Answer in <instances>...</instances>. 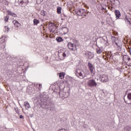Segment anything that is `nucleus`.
Returning a JSON list of instances; mask_svg holds the SVG:
<instances>
[{
  "label": "nucleus",
  "mask_w": 131,
  "mask_h": 131,
  "mask_svg": "<svg viewBox=\"0 0 131 131\" xmlns=\"http://www.w3.org/2000/svg\"><path fill=\"white\" fill-rule=\"evenodd\" d=\"M116 45V48H117V50H118V52H116L115 54L116 58H118L119 59H120L121 58V52L120 51H121V47H122V43H121V41L118 40H116L115 42Z\"/></svg>",
  "instance_id": "nucleus-1"
},
{
  "label": "nucleus",
  "mask_w": 131,
  "mask_h": 131,
  "mask_svg": "<svg viewBox=\"0 0 131 131\" xmlns=\"http://www.w3.org/2000/svg\"><path fill=\"white\" fill-rule=\"evenodd\" d=\"M75 74L76 76L78 77H81V78H83L84 72L83 70L80 69H77L75 71Z\"/></svg>",
  "instance_id": "nucleus-2"
},
{
  "label": "nucleus",
  "mask_w": 131,
  "mask_h": 131,
  "mask_svg": "<svg viewBox=\"0 0 131 131\" xmlns=\"http://www.w3.org/2000/svg\"><path fill=\"white\" fill-rule=\"evenodd\" d=\"M76 14L78 15V16H81V17H83V16H86V13L85 12V10L84 9H79L75 11Z\"/></svg>",
  "instance_id": "nucleus-3"
},
{
  "label": "nucleus",
  "mask_w": 131,
  "mask_h": 131,
  "mask_svg": "<svg viewBox=\"0 0 131 131\" xmlns=\"http://www.w3.org/2000/svg\"><path fill=\"white\" fill-rule=\"evenodd\" d=\"M87 84L89 86H90V88H94V86L96 87L97 85V83L94 79L89 80Z\"/></svg>",
  "instance_id": "nucleus-4"
},
{
  "label": "nucleus",
  "mask_w": 131,
  "mask_h": 131,
  "mask_svg": "<svg viewBox=\"0 0 131 131\" xmlns=\"http://www.w3.org/2000/svg\"><path fill=\"white\" fill-rule=\"evenodd\" d=\"M100 80L101 82H107L109 80V78H108V76L105 74H101L100 75Z\"/></svg>",
  "instance_id": "nucleus-5"
},
{
  "label": "nucleus",
  "mask_w": 131,
  "mask_h": 131,
  "mask_svg": "<svg viewBox=\"0 0 131 131\" xmlns=\"http://www.w3.org/2000/svg\"><path fill=\"white\" fill-rule=\"evenodd\" d=\"M68 47L70 50L75 52L77 50L76 45L74 43H72L71 42H69L68 44Z\"/></svg>",
  "instance_id": "nucleus-6"
},
{
  "label": "nucleus",
  "mask_w": 131,
  "mask_h": 131,
  "mask_svg": "<svg viewBox=\"0 0 131 131\" xmlns=\"http://www.w3.org/2000/svg\"><path fill=\"white\" fill-rule=\"evenodd\" d=\"M29 3L28 0H18V4L21 6V7H24V6H27V4Z\"/></svg>",
  "instance_id": "nucleus-7"
},
{
  "label": "nucleus",
  "mask_w": 131,
  "mask_h": 131,
  "mask_svg": "<svg viewBox=\"0 0 131 131\" xmlns=\"http://www.w3.org/2000/svg\"><path fill=\"white\" fill-rule=\"evenodd\" d=\"M88 67L89 68L90 71L91 73H93L94 72V70H95V67L92 64L91 62L88 63Z\"/></svg>",
  "instance_id": "nucleus-8"
},
{
  "label": "nucleus",
  "mask_w": 131,
  "mask_h": 131,
  "mask_svg": "<svg viewBox=\"0 0 131 131\" xmlns=\"http://www.w3.org/2000/svg\"><path fill=\"white\" fill-rule=\"evenodd\" d=\"M0 47L3 49H5L6 47V43L5 42V40L3 38H0Z\"/></svg>",
  "instance_id": "nucleus-9"
},
{
  "label": "nucleus",
  "mask_w": 131,
  "mask_h": 131,
  "mask_svg": "<svg viewBox=\"0 0 131 131\" xmlns=\"http://www.w3.org/2000/svg\"><path fill=\"white\" fill-rule=\"evenodd\" d=\"M115 16L116 19H119V18L121 17V13H120V11H119V10H115Z\"/></svg>",
  "instance_id": "nucleus-10"
},
{
  "label": "nucleus",
  "mask_w": 131,
  "mask_h": 131,
  "mask_svg": "<svg viewBox=\"0 0 131 131\" xmlns=\"http://www.w3.org/2000/svg\"><path fill=\"white\" fill-rule=\"evenodd\" d=\"M8 15H10V16H12V17H14V18H16L17 17V14H16L14 12H12V11L8 10Z\"/></svg>",
  "instance_id": "nucleus-11"
},
{
  "label": "nucleus",
  "mask_w": 131,
  "mask_h": 131,
  "mask_svg": "<svg viewBox=\"0 0 131 131\" xmlns=\"http://www.w3.org/2000/svg\"><path fill=\"white\" fill-rule=\"evenodd\" d=\"M88 59H89V60L93 59V57H94V53H92V52H89L88 53Z\"/></svg>",
  "instance_id": "nucleus-12"
},
{
  "label": "nucleus",
  "mask_w": 131,
  "mask_h": 131,
  "mask_svg": "<svg viewBox=\"0 0 131 131\" xmlns=\"http://www.w3.org/2000/svg\"><path fill=\"white\" fill-rule=\"evenodd\" d=\"M13 24H14V25L15 26H16V27H19V26H20V23H19V22H18V21L16 20H14L12 21Z\"/></svg>",
  "instance_id": "nucleus-13"
},
{
  "label": "nucleus",
  "mask_w": 131,
  "mask_h": 131,
  "mask_svg": "<svg viewBox=\"0 0 131 131\" xmlns=\"http://www.w3.org/2000/svg\"><path fill=\"white\" fill-rule=\"evenodd\" d=\"M24 105L27 110H28V109L30 108V104H29V103H28V102H25Z\"/></svg>",
  "instance_id": "nucleus-14"
},
{
  "label": "nucleus",
  "mask_w": 131,
  "mask_h": 131,
  "mask_svg": "<svg viewBox=\"0 0 131 131\" xmlns=\"http://www.w3.org/2000/svg\"><path fill=\"white\" fill-rule=\"evenodd\" d=\"M43 106H44L43 108L45 109H49V108H51V107H52L51 105H48V103H44Z\"/></svg>",
  "instance_id": "nucleus-15"
},
{
  "label": "nucleus",
  "mask_w": 131,
  "mask_h": 131,
  "mask_svg": "<svg viewBox=\"0 0 131 131\" xmlns=\"http://www.w3.org/2000/svg\"><path fill=\"white\" fill-rule=\"evenodd\" d=\"M40 15L45 17V16H47V12L45 10H42L40 12Z\"/></svg>",
  "instance_id": "nucleus-16"
},
{
  "label": "nucleus",
  "mask_w": 131,
  "mask_h": 131,
  "mask_svg": "<svg viewBox=\"0 0 131 131\" xmlns=\"http://www.w3.org/2000/svg\"><path fill=\"white\" fill-rule=\"evenodd\" d=\"M64 75H65V73H60L59 76L60 79H63L64 78Z\"/></svg>",
  "instance_id": "nucleus-17"
},
{
  "label": "nucleus",
  "mask_w": 131,
  "mask_h": 131,
  "mask_svg": "<svg viewBox=\"0 0 131 131\" xmlns=\"http://www.w3.org/2000/svg\"><path fill=\"white\" fill-rule=\"evenodd\" d=\"M62 11V8L61 7H58L57 8V12L58 14H61V12Z\"/></svg>",
  "instance_id": "nucleus-18"
},
{
  "label": "nucleus",
  "mask_w": 131,
  "mask_h": 131,
  "mask_svg": "<svg viewBox=\"0 0 131 131\" xmlns=\"http://www.w3.org/2000/svg\"><path fill=\"white\" fill-rule=\"evenodd\" d=\"M56 40L58 42H61V41H63V38L61 37H57L56 38Z\"/></svg>",
  "instance_id": "nucleus-19"
},
{
  "label": "nucleus",
  "mask_w": 131,
  "mask_h": 131,
  "mask_svg": "<svg viewBox=\"0 0 131 131\" xmlns=\"http://www.w3.org/2000/svg\"><path fill=\"white\" fill-rule=\"evenodd\" d=\"M124 20L126 21H127L129 24H131V19L129 18H128L127 16L125 17Z\"/></svg>",
  "instance_id": "nucleus-20"
},
{
  "label": "nucleus",
  "mask_w": 131,
  "mask_h": 131,
  "mask_svg": "<svg viewBox=\"0 0 131 131\" xmlns=\"http://www.w3.org/2000/svg\"><path fill=\"white\" fill-rule=\"evenodd\" d=\"M33 22L34 25H37L39 23V21L36 19H34Z\"/></svg>",
  "instance_id": "nucleus-21"
},
{
  "label": "nucleus",
  "mask_w": 131,
  "mask_h": 131,
  "mask_svg": "<svg viewBox=\"0 0 131 131\" xmlns=\"http://www.w3.org/2000/svg\"><path fill=\"white\" fill-rule=\"evenodd\" d=\"M127 98L129 100V101H131V93H129L127 94Z\"/></svg>",
  "instance_id": "nucleus-22"
},
{
  "label": "nucleus",
  "mask_w": 131,
  "mask_h": 131,
  "mask_svg": "<svg viewBox=\"0 0 131 131\" xmlns=\"http://www.w3.org/2000/svg\"><path fill=\"white\" fill-rule=\"evenodd\" d=\"M128 58V56H127V55H124L123 56V61H126V60H127Z\"/></svg>",
  "instance_id": "nucleus-23"
},
{
  "label": "nucleus",
  "mask_w": 131,
  "mask_h": 131,
  "mask_svg": "<svg viewBox=\"0 0 131 131\" xmlns=\"http://www.w3.org/2000/svg\"><path fill=\"white\" fill-rule=\"evenodd\" d=\"M4 32H9V27L7 26L4 27Z\"/></svg>",
  "instance_id": "nucleus-24"
},
{
  "label": "nucleus",
  "mask_w": 131,
  "mask_h": 131,
  "mask_svg": "<svg viewBox=\"0 0 131 131\" xmlns=\"http://www.w3.org/2000/svg\"><path fill=\"white\" fill-rule=\"evenodd\" d=\"M49 29H50L51 32H54V31H55V29H54V27H53V26H50L49 27Z\"/></svg>",
  "instance_id": "nucleus-25"
},
{
  "label": "nucleus",
  "mask_w": 131,
  "mask_h": 131,
  "mask_svg": "<svg viewBox=\"0 0 131 131\" xmlns=\"http://www.w3.org/2000/svg\"><path fill=\"white\" fill-rule=\"evenodd\" d=\"M9 15H7L5 16V22H8V20H9Z\"/></svg>",
  "instance_id": "nucleus-26"
},
{
  "label": "nucleus",
  "mask_w": 131,
  "mask_h": 131,
  "mask_svg": "<svg viewBox=\"0 0 131 131\" xmlns=\"http://www.w3.org/2000/svg\"><path fill=\"white\" fill-rule=\"evenodd\" d=\"M127 131H131V126L129 125H128L126 126Z\"/></svg>",
  "instance_id": "nucleus-27"
},
{
  "label": "nucleus",
  "mask_w": 131,
  "mask_h": 131,
  "mask_svg": "<svg viewBox=\"0 0 131 131\" xmlns=\"http://www.w3.org/2000/svg\"><path fill=\"white\" fill-rule=\"evenodd\" d=\"M97 54H101V53H102V50H101V49H99L97 51Z\"/></svg>",
  "instance_id": "nucleus-28"
},
{
  "label": "nucleus",
  "mask_w": 131,
  "mask_h": 131,
  "mask_svg": "<svg viewBox=\"0 0 131 131\" xmlns=\"http://www.w3.org/2000/svg\"><path fill=\"white\" fill-rule=\"evenodd\" d=\"M42 88V85L41 84H39V90H41Z\"/></svg>",
  "instance_id": "nucleus-29"
},
{
  "label": "nucleus",
  "mask_w": 131,
  "mask_h": 131,
  "mask_svg": "<svg viewBox=\"0 0 131 131\" xmlns=\"http://www.w3.org/2000/svg\"><path fill=\"white\" fill-rule=\"evenodd\" d=\"M116 80H117V81H120V80H121V79L120 77H117Z\"/></svg>",
  "instance_id": "nucleus-30"
},
{
  "label": "nucleus",
  "mask_w": 131,
  "mask_h": 131,
  "mask_svg": "<svg viewBox=\"0 0 131 131\" xmlns=\"http://www.w3.org/2000/svg\"><path fill=\"white\" fill-rule=\"evenodd\" d=\"M122 131H127V127L126 126L125 128H124L122 129Z\"/></svg>",
  "instance_id": "nucleus-31"
},
{
  "label": "nucleus",
  "mask_w": 131,
  "mask_h": 131,
  "mask_svg": "<svg viewBox=\"0 0 131 131\" xmlns=\"http://www.w3.org/2000/svg\"><path fill=\"white\" fill-rule=\"evenodd\" d=\"M19 118H20V119H23L24 118V117L23 116H22V115H20L19 116Z\"/></svg>",
  "instance_id": "nucleus-32"
},
{
  "label": "nucleus",
  "mask_w": 131,
  "mask_h": 131,
  "mask_svg": "<svg viewBox=\"0 0 131 131\" xmlns=\"http://www.w3.org/2000/svg\"><path fill=\"white\" fill-rule=\"evenodd\" d=\"M127 60V61H129L130 62H131V59H130V58H129V56H128V58Z\"/></svg>",
  "instance_id": "nucleus-33"
},
{
  "label": "nucleus",
  "mask_w": 131,
  "mask_h": 131,
  "mask_svg": "<svg viewBox=\"0 0 131 131\" xmlns=\"http://www.w3.org/2000/svg\"><path fill=\"white\" fill-rule=\"evenodd\" d=\"M62 56H63V57H66V53H63L62 54Z\"/></svg>",
  "instance_id": "nucleus-34"
},
{
  "label": "nucleus",
  "mask_w": 131,
  "mask_h": 131,
  "mask_svg": "<svg viewBox=\"0 0 131 131\" xmlns=\"http://www.w3.org/2000/svg\"><path fill=\"white\" fill-rule=\"evenodd\" d=\"M101 10H102V11H105V10H106V8H105V7H102Z\"/></svg>",
  "instance_id": "nucleus-35"
},
{
  "label": "nucleus",
  "mask_w": 131,
  "mask_h": 131,
  "mask_svg": "<svg viewBox=\"0 0 131 131\" xmlns=\"http://www.w3.org/2000/svg\"><path fill=\"white\" fill-rule=\"evenodd\" d=\"M50 110L51 111H53L54 110V108L53 107L50 108Z\"/></svg>",
  "instance_id": "nucleus-36"
},
{
  "label": "nucleus",
  "mask_w": 131,
  "mask_h": 131,
  "mask_svg": "<svg viewBox=\"0 0 131 131\" xmlns=\"http://www.w3.org/2000/svg\"><path fill=\"white\" fill-rule=\"evenodd\" d=\"M48 105H51L52 106V102H50Z\"/></svg>",
  "instance_id": "nucleus-37"
},
{
  "label": "nucleus",
  "mask_w": 131,
  "mask_h": 131,
  "mask_svg": "<svg viewBox=\"0 0 131 131\" xmlns=\"http://www.w3.org/2000/svg\"><path fill=\"white\" fill-rule=\"evenodd\" d=\"M85 8H86V9H89V6H88L85 5Z\"/></svg>",
  "instance_id": "nucleus-38"
},
{
  "label": "nucleus",
  "mask_w": 131,
  "mask_h": 131,
  "mask_svg": "<svg viewBox=\"0 0 131 131\" xmlns=\"http://www.w3.org/2000/svg\"><path fill=\"white\" fill-rule=\"evenodd\" d=\"M68 96L69 95V91H68L67 93Z\"/></svg>",
  "instance_id": "nucleus-39"
},
{
  "label": "nucleus",
  "mask_w": 131,
  "mask_h": 131,
  "mask_svg": "<svg viewBox=\"0 0 131 131\" xmlns=\"http://www.w3.org/2000/svg\"><path fill=\"white\" fill-rule=\"evenodd\" d=\"M115 42V41H113V43L114 45V43Z\"/></svg>",
  "instance_id": "nucleus-40"
},
{
  "label": "nucleus",
  "mask_w": 131,
  "mask_h": 131,
  "mask_svg": "<svg viewBox=\"0 0 131 131\" xmlns=\"http://www.w3.org/2000/svg\"><path fill=\"white\" fill-rule=\"evenodd\" d=\"M16 113H19V111H17Z\"/></svg>",
  "instance_id": "nucleus-41"
},
{
  "label": "nucleus",
  "mask_w": 131,
  "mask_h": 131,
  "mask_svg": "<svg viewBox=\"0 0 131 131\" xmlns=\"http://www.w3.org/2000/svg\"><path fill=\"white\" fill-rule=\"evenodd\" d=\"M117 35V32H116V36Z\"/></svg>",
  "instance_id": "nucleus-42"
},
{
  "label": "nucleus",
  "mask_w": 131,
  "mask_h": 131,
  "mask_svg": "<svg viewBox=\"0 0 131 131\" xmlns=\"http://www.w3.org/2000/svg\"><path fill=\"white\" fill-rule=\"evenodd\" d=\"M117 70H118V68H117Z\"/></svg>",
  "instance_id": "nucleus-43"
},
{
  "label": "nucleus",
  "mask_w": 131,
  "mask_h": 131,
  "mask_svg": "<svg viewBox=\"0 0 131 131\" xmlns=\"http://www.w3.org/2000/svg\"><path fill=\"white\" fill-rule=\"evenodd\" d=\"M59 96H60V93H59Z\"/></svg>",
  "instance_id": "nucleus-44"
},
{
  "label": "nucleus",
  "mask_w": 131,
  "mask_h": 131,
  "mask_svg": "<svg viewBox=\"0 0 131 131\" xmlns=\"http://www.w3.org/2000/svg\"><path fill=\"white\" fill-rule=\"evenodd\" d=\"M114 12H115V10H114Z\"/></svg>",
  "instance_id": "nucleus-45"
},
{
  "label": "nucleus",
  "mask_w": 131,
  "mask_h": 131,
  "mask_svg": "<svg viewBox=\"0 0 131 131\" xmlns=\"http://www.w3.org/2000/svg\"><path fill=\"white\" fill-rule=\"evenodd\" d=\"M114 12H115V10H114Z\"/></svg>",
  "instance_id": "nucleus-46"
}]
</instances>
